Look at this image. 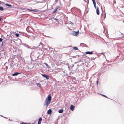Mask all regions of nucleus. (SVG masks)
<instances>
[{"label": "nucleus", "mask_w": 124, "mask_h": 124, "mask_svg": "<svg viewBox=\"0 0 124 124\" xmlns=\"http://www.w3.org/2000/svg\"><path fill=\"white\" fill-rule=\"evenodd\" d=\"M22 73L21 72H15L11 74L10 76H8V77L11 78L10 79L13 81L17 80L18 79V78L17 77L21 75Z\"/></svg>", "instance_id": "1"}, {"label": "nucleus", "mask_w": 124, "mask_h": 124, "mask_svg": "<svg viewBox=\"0 0 124 124\" xmlns=\"http://www.w3.org/2000/svg\"><path fill=\"white\" fill-rule=\"evenodd\" d=\"M51 95V94H49L46 99L45 100V105L46 107L48 106L51 102L52 99V97Z\"/></svg>", "instance_id": "2"}, {"label": "nucleus", "mask_w": 124, "mask_h": 124, "mask_svg": "<svg viewBox=\"0 0 124 124\" xmlns=\"http://www.w3.org/2000/svg\"><path fill=\"white\" fill-rule=\"evenodd\" d=\"M79 33V31H73L70 33V35L75 36H77L78 35Z\"/></svg>", "instance_id": "3"}, {"label": "nucleus", "mask_w": 124, "mask_h": 124, "mask_svg": "<svg viewBox=\"0 0 124 124\" xmlns=\"http://www.w3.org/2000/svg\"><path fill=\"white\" fill-rule=\"evenodd\" d=\"M5 5H6V7L7 8H11L13 7V6L7 3Z\"/></svg>", "instance_id": "4"}, {"label": "nucleus", "mask_w": 124, "mask_h": 124, "mask_svg": "<svg viewBox=\"0 0 124 124\" xmlns=\"http://www.w3.org/2000/svg\"><path fill=\"white\" fill-rule=\"evenodd\" d=\"M41 75L43 77L45 78L47 80H48L49 78V76L47 75L44 74H42Z\"/></svg>", "instance_id": "5"}, {"label": "nucleus", "mask_w": 124, "mask_h": 124, "mask_svg": "<svg viewBox=\"0 0 124 124\" xmlns=\"http://www.w3.org/2000/svg\"><path fill=\"white\" fill-rule=\"evenodd\" d=\"M93 51H91V52H90V51H87V52H86L85 53V54H97V53H93Z\"/></svg>", "instance_id": "6"}, {"label": "nucleus", "mask_w": 124, "mask_h": 124, "mask_svg": "<svg viewBox=\"0 0 124 124\" xmlns=\"http://www.w3.org/2000/svg\"><path fill=\"white\" fill-rule=\"evenodd\" d=\"M62 64H66L67 65H68V68L69 69H70V68H69V63H67V61H65L63 62H62Z\"/></svg>", "instance_id": "7"}, {"label": "nucleus", "mask_w": 124, "mask_h": 124, "mask_svg": "<svg viewBox=\"0 0 124 124\" xmlns=\"http://www.w3.org/2000/svg\"><path fill=\"white\" fill-rule=\"evenodd\" d=\"M96 14L97 15H99L100 14V12L99 9V7H97L96 9Z\"/></svg>", "instance_id": "8"}, {"label": "nucleus", "mask_w": 124, "mask_h": 124, "mask_svg": "<svg viewBox=\"0 0 124 124\" xmlns=\"http://www.w3.org/2000/svg\"><path fill=\"white\" fill-rule=\"evenodd\" d=\"M75 108V107L74 106L72 105H71L70 107V109L71 110L73 111Z\"/></svg>", "instance_id": "9"}, {"label": "nucleus", "mask_w": 124, "mask_h": 124, "mask_svg": "<svg viewBox=\"0 0 124 124\" xmlns=\"http://www.w3.org/2000/svg\"><path fill=\"white\" fill-rule=\"evenodd\" d=\"M23 45L25 47H26L29 49H32L33 48H31L30 47V46L29 45H27L26 44H23Z\"/></svg>", "instance_id": "10"}, {"label": "nucleus", "mask_w": 124, "mask_h": 124, "mask_svg": "<svg viewBox=\"0 0 124 124\" xmlns=\"http://www.w3.org/2000/svg\"><path fill=\"white\" fill-rule=\"evenodd\" d=\"M52 113V110L51 109H49L47 111V113L49 115H51Z\"/></svg>", "instance_id": "11"}, {"label": "nucleus", "mask_w": 124, "mask_h": 124, "mask_svg": "<svg viewBox=\"0 0 124 124\" xmlns=\"http://www.w3.org/2000/svg\"><path fill=\"white\" fill-rule=\"evenodd\" d=\"M42 117H40L38 120V124H41V121L42 120Z\"/></svg>", "instance_id": "12"}, {"label": "nucleus", "mask_w": 124, "mask_h": 124, "mask_svg": "<svg viewBox=\"0 0 124 124\" xmlns=\"http://www.w3.org/2000/svg\"><path fill=\"white\" fill-rule=\"evenodd\" d=\"M59 7V6H58L57 7L55 8V9H54L53 12H52V14H53L54 13H55L57 10V9H58V8Z\"/></svg>", "instance_id": "13"}, {"label": "nucleus", "mask_w": 124, "mask_h": 124, "mask_svg": "<svg viewBox=\"0 0 124 124\" xmlns=\"http://www.w3.org/2000/svg\"><path fill=\"white\" fill-rule=\"evenodd\" d=\"M80 46H82V47H87V45L86 44H83L82 43H81L80 44Z\"/></svg>", "instance_id": "14"}, {"label": "nucleus", "mask_w": 124, "mask_h": 124, "mask_svg": "<svg viewBox=\"0 0 124 124\" xmlns=\"http://www.w3.org/2000/svg\"><path fill=\"white\" fill-rule=\"evenodd\" d=\"M32 11H34L36 12H40V11L39 10L37 9H32Z\"/></svg>", "instance_id": "15"}, {"label": "nucleus", "mask_w": 124, "mask_h": 124, "mask_svg": "<svg viewBox=\"0 0 124 124\" xmlns=\"http://www.w3.org/2000/svg\"><path fill=\"white\" fill-rule=\"evenodd\" d=\"M63 109H61L59 110L58 111V112L59 113H63Z\"/></svg>", "instance_id": "16"}, {"label": "nucleus", "mask_w": 124, "mask_h": 124, "mask_svg": "<svg viewBox=\"0 0 124 124\" xmlns=\"http://www.w3.org/2000/svg\"><path fill=\"white\" fill-rule=\"evenodd\" d=\"M73 48L75 50H78L79 52H81L80 50L78 49V48L76 46H74L73 47Z\"/></svg>", "instance_id": "17"}, {"label": "nucleus", "mask_w": 124, "mask_h": 124, "mask_svg": "<svg viewBox=\"0 0 124 124\" xmlns=\"http://www.w3.org/2000/svg\"><path fill=\"white\" fill-rule=\"evenodd\" d=\"M71 89L74 92L76 91L77 90V89L76 88V87H72Z\"/></svg>", "instance_id": "18"}, {"label": "nucleus", "mask_w": 124, "mask_h": 124, "mask_svg": "<svg viewBox=\"0 0 124 124\" xmlns=\"http://www.w3.org/2000/svg\"><path fill=\"white\" fill-rule=\"evenodd\" d=\"M40 44H41V45H39L38 46V47L39 48H42L43 47V46L42 45V43H41V42H40Z\"/></svg>", "instance_id": "19"}, {"label": "nucleus", "mask_w": 124, "mask_h": 124, "mask_svg": "<svg viewBox=\"0 0 124 124\" xmlns=\"http://www.w3.org/2000/svg\"><path fill=\"white\" fill-rule=\"evenodd\" d=\"M6 4V3L2 2L1 4L4 7H6V5H5Z\"/></svg>", "instance_id": "20"}, {"label": "nucleus", "mask_w": 124, "mask_h": 124, "mask_svg": "<svg viewBox=\"0 0 124 124\" xmlns=\"http://www.w3.org/2000/svg\"><path fill=\"white\" fill-rule=\"evenodd\" d=\"M20 124H31L30 123H27L26 122H22L20 123Z\"/></svg>", "instance_id": "21"}, {"label": "nucleus", "mask_w": 124, "mask_h": 124, "mask_svg": "<svg viewBox=\"0 0 124 124\" xmlns=\"http://www.w3.org/2000/svg\"><path fill=\"white\" fill-rule=\"evenodd\" d=\"M36 84L37 85V86H39V87H41V84H40V83H36Z\"/></svg>", "instance_id": "22"}, {"label": "nucleus", "mask_w": 124, "mask_h": 124, "mask_svg": "<svg viewBox=\"0 0 124 124\" xmlns=\"http://www.w3.org/2000/svg\"><path fill=\"white\" fill-rule=\"evenodd\" d=\"M4 10V9L3 7L0 6V11H3Z\"/></svg>", "instance_id": "23"}, {"label": "nucleus", "mask_w": 124, "mask_h": 124, "mask_svg": "<svg viewBox=\"0 0 124 124\" xmlns=\"http://www.w3.org/2000/svg\"><path fill=\"white\" fill-rule=\"evenodd\" d=\"M96 58V57H92L91 58V60L92 61V60H95V59Z\"/></svg>", "instance_id": "24"}, {"label": "nucleus", "mask_w": 124, "mask_h": 124, "mask_svg": "<svg viewBox=\"0 0 124 124\" xmlns=\"http://www.w3.org/2000/svg\"><path fill=\"white\" fill-rule=\"evenodd\" d=\"M93 3L95 8L96 9L97 7H96V2Z\"/></svg>", "instance_id": "25"}, {"label": "nucleus", "mask_w": 124, "mask_h": 124, "mask_svg": "<svg viewBox=\"0 0 124 124\" xmlns=\"http://www.w3.org/2000/svg\"><path fill=\"white\" fill-rule=\"evenodd\" d=\"M16 36L17 37H19V34L18 33H16L15 34Z\"/></svg>", "instance_id": "26"}, {"label": "nucleus", "mask_w": 124, "mask_h": 124, "mask_svg": "<svg viewBox=\"0 0 124 124\" xmlns=\"http://www.w3.org/2000/svg\"><path fill=\"white\" fill-rule=\"evenodd\" d=\"M53 18L54 19L57 21V22H59V19H57L56 18H54V17H53Z\"/></svg>", "instance_id": "27"}, {"label": "nucleus", "mask_w": 124, "mask_h": 124, "mask_svg": "<svg viewBox=\"0 0 124 124\" xmlns=\"http://www.w3.org/2000/svg\"><path fill=\"white\" fill-rule=\"evenodd\" d=\"M44 64L46 65L47 67L48 68H50V67L48 66V65L47 63H45Z\"/></svg>", "instance_id": "28"}, {"label": "nucleus", "mask_w": 124, "mask_h": 124, "mask_svg": "<svg viewBox=\"0 0 124 124\" xmlns=\"http://www.w3.org/2000/svg\"><path fill=\"white\" fill-rule=\"evenodd\" d=\"M103 54V53H100L99 54H97L96 56H95V57H97H97H99V56L98 54H99V55H101V54Z\"/></svg>", "instance_id": "29"}, {"label": "nucleus", "mask_w": 124, "mask_h": 124, "mask_svg": "<svg viewBox=\"0 0 124 124\" xmlns=\"http://www.w3.org/2000/svg\"><path fill=\"white\" fill-rule=\"evenodd\" d=\"M106 13H104V18H103V20H104V19L106 18Z\"/></svg>", "instance_id": "30"}, {"label": "nucleus", "mask_w": 124, "mask_h": 124, "mask_svg": "<svg viewBox=\"0 0 124 124\" xmlns=\"http://www.w3.org/2000/svg\"><path fill=\"white\" fill-rule=\"evenodd\" d=\"M27 10L30 11H32V9H31L29 8H27L26 9Z\"/></svg>", "instance_id": "31"}, {"label": "nucleus", "mask_w": 124, "mask_h": 124, "mask_svg": "<svg viewBox=\"0 0 124 124\" xmlns=\"http://www.w3.org/2000/svg\"><path fill=\"white\" fill-rule=\"evenodd\" d=\"M78 58L79 57L80 58H82L83 57V56L81 55L80 56H79V55H78Z\"/></svg>", "instance_id": "32"}, {"label": "nucleus", "mask_w": 124, "mask_h": 124, "mask_svg": "<svg viewBox=\"0 0 124 124\" xmlns=\"http://www.w3.org/2000/svg\"><path fill=\"white\" fill-rule=\"evenodd\" d=\"M87 8H85V13L86 11V13H87L88 12V11H87Z\"/></svg>", "instance_id": "33"}, {"label": "nucleus", "mask_w": 124, "mask_h": 124, "mask_svg": "<svg viewBox=\"0 0 124 124\" xmlns=\"http://www.w3.org/2000/svg\"><path fill=\"white\" fill-rule=\"evenodd\" d=\"M3 40V39L2 38H0V42H2Z\"/></svg>", "instance_id": "34"}, {"label": "nucleus", "mask_w": 124, "mask_h": 124, "mask_svg": "<svg viewBox=\"0 0 124 124\" xmlns=\"http://www.w3.org/2000/svg\"><path fill=\"white\" fill-rule=\"evenodd\" d=\"M68 105V104L67 103H65V105L66 107H67V106Z\"/></svg>", "instance_id": "35"}, {"label": "nucleus", "mask_w": 124, "mask_h": 124, "mask_svg": "<svg viewBox=\"0 0 124 124\" xmlns=\"http://www.w3.org/2000/svg\"><path fill=\"white\" fill-rule=\"evenodd\" d=\"M93 3L95 2V0H92Z\"/></svg>", "instance_id": "36"}, {"label": "nucleus", "mask_w": 124, "mask_h": 124, "mask_svg": "<svg viewBox=\"0 0 124 124\" xmlns=\"http://www.w3.org/2000/svg\"><path fill=\"white\" fill-rule=\"evenodd\" d=\"M82 61H81V60H78V62H81Z\"/></svg>", "instance_id": "37"}, {"label": "nucleus", "mask_w": 124, "mask_h": 124, "mask_svg": "<svg viewBox=\"0 0 124 124\" xmlns=\"http://www.w3.org/2000/svg\"><path fill=\"white\" fill-rule=\"evenodd\" d=\"M101 95L102 96H103L104 97H105V96H106L105 95L103 94H101Z\"/></svg>", "instance_id": "38"}, {"label": "nucleus", "mask_w": 124, "mask_h": 124, "mask_svg": "<svg viewBox=\"0 0 124 124\" xmlns=\"http://www.w3.org/2000/svg\"><path fill=\"white\" fill-rule=\"evenodd\" d=\"M98 81H97L96 82V84L97 85H98Z\"/></svg>", "instance_id": "39"}, {"label": "nucleus", "mask_w": 124, "mask_h": 124, "mask_svg": "<svg viewBox=\"0 0 124 124\" xmlns=\"http://www.w3.org/2000/svg\"><path fill=\"white\" fill-rule=\"evenodd\" d=\"M77 56V55H76V56H73V58H76V56Z\"/></svg>", "instance_id": "40"}, {"label": "nucleus", "mask_w": 124, "mask_h": 124, "mask_svg": "<svg viewBox=\"0 0 124 124\" xmlns=\"http://www.w3.org/2000/svg\"><path fill=\"white\" fill-rule=\"evenodd\" d=\"M55 2L56 3H57L58 1V0H55Z\"/></svg>", "instance_id": "41"}, {"label": "nucleus", "mask_w": 124, "mask_h": 124, "mask_svg": "<svg viewBox=\"0 0 124 124\" xmlns=\"http://www.w3.org/2000/svg\"><path fill=\"white\" fill-rule=\"evenodd\" d=\"M78 11L79 12H81V10L79 9H78Z\"/></svg>", "instance_id": "42"}, {"label": "nucleus", "mask_w": 124, "mask_h": 124, "mask_svg": "<svg viewBox=\"0 0 124 124\" xmlns=\"http://www.w3.org/2000/svg\"><path fill=\"white\" fill-rule=\"evenodd\" d=\"M3 42H2V43L1 44V46H3Z\"/></svg>", "instance_id": "43"}, {"label": "nucleus", "mask_w": 124, "mask_h": 124, "mask_svg": "<svg viewBox=\"0 0 124 124\" xmlns=\"http://www.w3.org/2000/svg\"><path fill=\"white\" fill-rule=\"evenodd\" d=\"M82 56H86V55H85V54H83L82 55Z\"/></svg>", "instance_id": "44"}, {"label": "nucleus", "mask_w": 124, "mask_h": 124, "mask_svg": "<svg viewBox=\"0 0 124 124\" xmlns=\"http://www.w3.org/2000/svg\"><path fill=\"white\" fill-rule=\"evenodd\" d=\"M105 97L106 98H108V99H110L108 98L107 96H106V95L105 96Z\"/></svg>", "instance_id": "45"}, {"label": "nucleus", "mask_w": 124, "mask_h": 124, "mask_svg": "<svg viewBox=\"0 0 124 124\" xmlns=\"http://www.w3.org/2000/svg\"><path fill=\"white\" fill-rule=\"evenodd\" d=\"M70 22L71 23V24H74V23H72V22Z\"/></svg>", "instance_id": "46"}, {"label": "nucleus", "mask_w": 124, "mask_h": 124, "mask_svg": "<svg viewBox=\"0 0 124 124\" xmlns=\"http://www.w3.org/2000/svg\"><path fill=\"white\" fill-rule=\"evenodd\" d=\"M7 27V26H5L4 28H6Z\"/></svg>", "instance_id": "47"}, {"label": "nucleus", "mask_w": 124, "mask_h": 124, "mask_svg": "<svg viewBox=\"0 0 124 124\" xmlns=\"http://www.w3.org/2000/svg\"><path fill=\"white\" fill-rule=\"evenodd\" d=\"M23 44H24L22 43H21V45H23Z\"/></svg>", "instance_id": "48"}, {"label": "nucleus", "mask_w": 124, "mask_h": 124, "mask_svg": "<svg viewBox=\"0 0 124 124\" xmlns=\"http://www.w3.org/2000/svg\"><path fill=\"white\" fill-rule=\"evenodd\" d=\"M2 2L0 1V5H1Z\"/></svg>", "instance_id": "49"}, {"label": "nucleus", "mask_w": 124, "mask_h": 124, "mask_svg": "<svg viewBox=\"0 0 124 124\" xmlns=\"http://www.w3.org/2000/svg\"><path fill=\"white\" fill-rule=\"evenodd\" d=\"M4 117V118H5L7 119H8V118H7V117H5L4 116L3 117Z\"/></svg>", "instance_id": "50"}, {"label": "nucleus", "mask_w": 124, "mask_h": 124, "mask_svg": "<svg viewBox=\"0 0 124 124\" xmlns=\"http://www.w3.org/2000/svg\"><path fill=\"white\" fill-rule=\"evenodd\" d=\"M52 19V18H49V20H51V19Z\"/></svg>", "instance_id": "51"}, {"label": "nucleus", "mask_w": 124, "mask_h": 124, "mask_svg": "<svg viewBox=\"0 0 124 124\" xmlns=\"http://www.w3.org/2000/svg\"><path fill=\"white\" fill-rule=\"evenodd\" d=\"M74 64H72V67H73L74 66Z\"/></svg>", "instance_id": "52"}, {"label": "nucleus", "mask_w": 124, "mask_h": 124, "mask_svg": "<svg viewBox=\"0 0 124 124\" xmlns=\"http://www.w3.org/2000/svg\"><path fill=\"white\" fill-rule=\"evenodd\" d=\"M1 19H2L1 18H0V21H1Z\"/></svg>", "instance_id": "53"}, {"label": "nucleus", "mask_w": 124, "mask_h": 124, "mask_svg": "<svg viewBox=\"0 0 124 124\" xmlns=\"http://www.w3.org/2000/svg\"><path fill=\"white\" fill-rule=\"evenodd\" d=\"M119 57V56L118 55H117L116 57L117 58L118 57Z\"/></svg>", "instance_id": "54"}, {"label": "nucleus", "mask_w": 124, "mask_h": 124, "mask_svg": "<svg viewBox=\"0 0 124 124\" xmlns=\"http://www.w3.org/2000/svg\"><path fill=\"white\" fill-rule=\"evenodd\" d=\"M85 1V2H86V0H84Z\"/></svg>", "instance_id": "55"}, {"label": "nucleus", "mask_w": 124, "mask_h": 124, "mask_svg": "<svg viewBox=\"0 0 124 124\" xmlns=\"http://www.w3.org/2000/svg\"><path fill=\"white\" fill-rule=\"evenodd\" d=\"M99 94H100V95H101V94H101V93H99Z\"/></svg>", "instance_id": "56"}, {"label": "nucleus", "mask_w": 124, "mask_h": 124, "mask_svg": "<svg viewBox=\"0 0 124 124\" xmlns=\"http://www.w3.org/2000/svg\"><path fill=\"white\" fill-rule=\"evenodd\" d=\"M114 3L115 4V3H116V2H115H115H114Z\"/></svg>", "instance_id": "57"}, {"label": "nucleus", "mask_w": 124, "mask_h": 124, "mask_svg": "<svg viewBox=\"0 0 124 124\" xmlns=\"http://www.w3.org/2000/svg\"><path fill=\"white\" fill-rule=\"evenodd\" d=\"M77 62H75V63H77Z\"/></svg>", "instance_id": "58"}, {"label": "nucleus", "mask_w": 124, "mask_h": 124, "mask_svg": "<svg viewBox=\"0 0 124 124\" xmlns=\"http://www.w3.org/2000/svg\"><path fill=\"white\" fill-rule=\"evenodd\" d=\"M1 116L2 117H3V116L2 115H1Z\"/></svg>", "instance_id": "59"}, {"label": "nucleus", "mask_w": 124, "mask_h": 124, "mask_svg": "<svg viewBox=\"0 0 124 124\" xmlns=\"http://www.w3.org/2000/svg\"><path fill=\"white\" fill-rule=\"evenodd\" d=\"M107 65H109L110 64H108Z\"/></svg>", "instance_id": "60"}, {"label": "nucleus", "mask_w": 124, "mask_h": 124, "mask_svg": "<svg viewBox=\"0 0 124 124\" xmlns=\"http://www.w3.org/2000/svg\"><path fill=\"white\" fill-rule=\"evenodd\" d=\"M84 64V63H82L81 64V65H82V64Z\"/></svg>", "instance_id": "61"}, {"label": "nucleus", "mask_w": 124, "mask_h": 124, "mask_svg": "<svg viewBox=\"0 0 124 124\" xmlns=\"http://www.w3.org/2000/svg\"><path fill=\"white\" fill-rule=\"evenodd\" d=\"M107 61V62H109V61H108V60Z\"/></svg>", "instance_id": "62"}, {"label": "nucleus", "mask_w": 124, "mask_h": 124, "mask_svg": "<svg viewBox=\"0 0 124 124\" xmlns=\"http://www.w3.org/2000/svg\"><path fill=\"white\" fill-rule=\"evenodd\" d=\"M71 46H69V47H71Z\"/></svg>", "instance_id": "63"}, {"label": "nucleus", "mask_w": 124, "mask_h": 124, "mask_svg": "<svg viewBox=\"0 0 124 124\" xmlns=\"http://www.w3.org/2000/svg\"><path fill=\"white\" fill-rule=\"evenodd\" d=\"M123 37H124V35L123 36Z\"/></svg>", "instance_id": "64"}]
</instances>
